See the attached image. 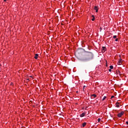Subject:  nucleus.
<instances>
[{"mask_svg":"<svg viewBox=\"0 0 128 128\" xmlns=\"http://www.w3.org/2000/svg\"><path fill=\"white\" fill-rule=\"evenodd\" d=\"M90 60H92V54L86 56L82 60L83 62H88Z\"/></svg>","mask_w":128,"mask_h":128,"instance_id":"1","label":"nucleus"},{"mask_svg":"<svg viewBox=\"0 0 128 128\" xmlns=\"http://www.w3.org/2000/svg\"><path fill=\"white\" fill-rule=\"evenodd\" d=\"M124 112H122L120 113H119L118 114V118H122V116H124Z\"/></svg>","mask_w":128,"mask_h":128,"instance_id":"2","label":"nucleus"},{"mask_svg":"<svg viewBox=\"0 0 128 128\" xmlns=\"http://www.w3.org/2000/svg\"><path fill=\"white\" fill-rule=\"evenodd\" d=\"M102 52H106V48L104 46H103V47H102Z\"/></svg>","mask_w":128,"mask_h":128,"instance_id":"3","label":"nucleus"},{"mask_svg":"<svg viewBox=\"0 0 128 128\" xmlns=\"http://www.w3.org/2000/svg\"><path fill=\"white\" fill-rule=\"evenodd\" d=\"M94 10H96V12H98V6H95Z\"/></svg>","mask_w":128,"mask_h":128,"instance_id":"4","label":"nucleus"},{"mask_svg":"<svg viewBox=\"0 0 128 128\" xmlns=\"http://www.w3.org/2000/svg\"><path fill=\"white\" fill-rule=\"evenodd\" d=\"M86 116V112H83L80 114V118H84Z\"/></svg>","mask_w":128,"mask_h":128,"instance_id":"5","label":"nucleus"},{"mask_svg":"<svg viewBox=\"0 0 128 128\" xmlns=\"http://www.w3.org/2000/svg\"><path fill=\"white\" fill-rule=\"evenodd\" d=\"M122 60L120 59V60H118V64H119V65L122 64Z\"/></svg>","mask_w":128,"mask_h":128,"instance_id":"6","label":"nucleus"},{"mask_svg":"<svg viewBox=\"0 0 128 128\" xmlns=\"http://www.w3.org/2000/svg\"><path fill=\"white\" fill-rule=\"evenodd\" d=\"M91 98H96V95L95 94H94L92 95Z\"/></svg>","mask_w":128,"mask_h":128,"instance_id":"7","label":"nucleus"},{"mask_svg":"<svg viewBox=\"0 0 128 128\" xmlns=\"http://www.w3.org/2000/svg\"><path fill=\"white\" fill-rule=\"evenodd\" d=\"M38 54H36L35 56H34L35 60H38Z\"/></svg>","mask_w":128,"mask_h":128,"instance_id":"8","label":"nucleus"},{"mask_svg":"<svg viewBox=\"0 0 128 128\" xmlns=\"http://www.w3.org/2000/svg\"><path fill=\"white\" fill-rule=\"evenodd\" d=\"M116 108H120V103L116 102Z\"/></svg>","mask_w":128,"mask_h":128,"instance_id":"9","label":"nucleus"},{"mask_svg":"<svg viewBox=\"0 0 128 128\" xmlns=\"http://www.w3.org/2000/svg\"><path fill=\"white\" fill-rule=\"evenodd\" d=\"M86 126V122H84V123L82 124L83 128H84V126Z\"/></svg>","mask_w":128,"mask_h":128,"instance_id":"10","label":"nucleus"},{"mask_svg":"<svg viewBox=\"0 0 128 128\" xmlns=\"http://www.w3.org/2000/svg\"><path fill=\"white\" fill-rule=\"evenodd\" d=\"M106 96H104L102 100H106Z\"/></svg>","mask_w":128,"mask_h":128,"instance_id":"11","label":"nucleus"},{"mask_svg":"<svg viewBox=\"0 0 128 128\" xmlns=\"http://www.w3.org/2000/svg\"><path fill=\"white\" fill-rule=\"evenodd\" d=\"M92 22H94V16H92Z\"/></svg>","mask_w":128,"mask_h":128,"instance_id":"12","label":"nucleus"},{"mask_svg":"<svg viewBox=\"0 0 128 128\" xmlns=\"http://www.w3.org/2000/svg\"><path fill=\"white\" fill-rule=\"evenodd\" d=\"M110 68L111 70H112V68H114V66H110Z\"/></svg>","mask_w":128,"mask_h":128,"instance_id":"13","label":"nucleus"},{"mask_svg":"<svg viewBox=\"0 0 128 128\" xmlns=\"http://www.w3.org/2000/svg\"><path fill=\"white\" fill-rule=\"evenodd\" d=\"M117 36H114L113 38H116Z\"/></svg>","mask_w":128,"mask_h":128,"instance_id":"14","label":"nucleus"},{"mask_svg":"<svg viewBox=\"0 0 128 128\" xmlns=\"http://www.w3.org/2000/svg\"><path fill=\"white\" fill-rule=\"evenodd\" d=\"M100 122V118H98V122Z\"/></svg>","mask_w":128,"mask_h":128,"instance_id":"15","label":"nucleus"},{"mask_svg":"<svg viewBox=\"0 0 128 128\" xmlns=\"http://www.w3.org/2000/svg\"><path fill=\"white\" fill-rule=\"evenodd\" d=\"M115 40H116V42H118V39L116 38Z\"/></svg>","mask_w":128,"mask_h":128,"instance_id":"16","label":"nucleus"},{"mask_svg":"<svg viewBox=\"0 0 128 128\" xmlns=\"http://www.w3.org/2000/svg\"><path fill=\"white\" fill-rule=\"evenodd\" d=\"M109 72H112V69H109Z\"/></svg>","mask_w":128,"mask_h":128,"instance_id":"17","label":"nucleus"},{"mask_svg":"<svg viewBox=\"0 0 128 128\" xmlns=\"http://www.w3.org/2000/svg\"><path fill=\"white\" fill-rule=\"evenodd\" d=\"M112 98H114V96H112Z\"/></svg>","mask_w":128,"mask_h":128,"instance_id":"18","label":"nucleus"},{"mask_svg":"<svg viewBox=\"0 0 128 128\" xmlns=\"http://www.w3.org/2000/svg\"><path fill=\"white\" fill-rule=\"evenodd\" d=\"M84 88H86V86H84Z\"/></svg>","mask_w":128,"mask_h":128,"instance_id":"19","label":"nucleus"},{"mask_svg":"<svg viewBox=\"0 0 128 128\" xmlns=\"http://www.w3.org/2000/svg\"><path fill=\"white\" fill-rule=\"evenodd\" d=\"M11 85H12V83Z\"/></svg>","mask_w":128,"mask_h":128,"instance_id":"20","label":"nucleus"}]
</instances>
